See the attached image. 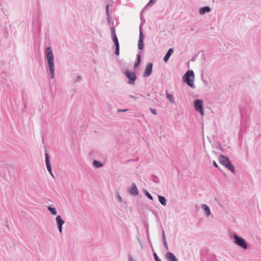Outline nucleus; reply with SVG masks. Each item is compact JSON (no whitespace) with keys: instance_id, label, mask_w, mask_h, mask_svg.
Segmentation results:
<instances>
[{"instance_id":"nucleus-30","label":"nucleus","mask_w":261,"mask_h":261,"mask_svg":"<svg viewBox=\"0 0 261 261\" xmlns=\"http://www.w3.org/2000/svg\"><path fill=\"white\" fill-rule=\"evenodd\" d=\"M213 165L216 167V168H219V166L218 165V164H217V163L215 161H213Z\"/></svg>"},{"instance_id":"nucleus-12","label":"nucleus","mask_w":261,"mask_h":261,"mask_svg":"<svg viewBox=\"0 0 261 261\" xmlns=\"http://www.w3.org/2000/svg\"><path fill=\"white\" fill-rule=\"evenodd\" d=\"M152 67L153 65L152 63H149L147 65L145 71L143 74L144 76H148L151 74L152 72Z\"/></svg>"},{"instance_id":"nucleus-28","label":"nucleus","mask_w":261,"mask_h":261,"mask_svg":"<svg viewBox=\"0 0 261 261\" xmlns=\"http://www.w3.org/2000/svg\"><path fill=\"white\" fill-rule=\"evenodd\" d=\"M121 206L124 208H126L127 206L126 201H124L122 202Z\"/></svg>"},{"instance_id":"nucleus-18","label":"nucleus","mask_w":261,"mask_h":261,"mask_svg":"<svg viewBox=\"0 0 261 261\" xmlns=\"http://www.w3.org/2000/svg\"><path fill=\"white\" fill-rule=\"evenodd\" d=\"M210 11V8L208 7H205L201 8L199 10V13L200 14H204L206 12H209Z\"/></svg>"},{"instance_id":"nucleus-6","label":"nucleus","mask_w":261,"mask_h":261,"mask_svg":"<svg viewBox=\"0 0 261 261\" xmlns=\"http://www.w3.org/2000/svg\"><path fill=\"white\" fill-rule=\"evenodd\" d=\"M125 75L128 80V83L132 85L134 84L137 79L135 72L127 70L125 72Z\"/></svg>"},{"instance_id":"nucleus-36","label":"nucleus","mask_w":261,"mask_h":261,"mask_svg":"<svg viewBox=\"0 0 261 261\" xmlns=\"http://www.w3.org/2000/svg\"><path fill=\"white\" fill-rule=\"evenodd\" d=\"M154 3L153 0H150V3Z\"/></svg>"},{"instance_id":"nucleus-38","label":"nucleus","mask_w":261,"mask_h":261,"mask_svg":"<svg viewBox=\"0 0 261 261\" xmlns=\"http://www.w3.org/2000/svg\"><path fill=\"white\" fill-rule=\"evenodd\" d=\"M159 261H162V260H159Z\"/></svg>"},{"instance_id":"nucleus-27","label":"nucleus","mask_w":261,"mask_h":261,"mask_svg":"<svg viewBox=\"0 0 261 261\" xmlns=\"http://www.w3.org/2000/svg\"><path fill=\"white\" fill-rule=\"evenodd\" d=\"M163 245L165 247V248H166V249L167 250H168L169 249V248H168V245H167V241L163 242Z\"/></svg>"},{"instance_id":"nucleus-32","label":"nucleus","mask_w":261,"mask_h":261,"mask_svg":"<svg viewBox=\"0 0 261 261\" xmlns=\"http://www.w3.org/2000/svg\"><path fill=\"white\" fill-rule=\"evenodd\" d=\"M170 103H174L175 102L174 99H168Z\"/></svg>"},{"instance_id":"nucleus-10","label":"nucleus","mask_w":261,"mask_h":261,"mask_svg":"<svg viewBox=\"0 0 261 261\" xmlns=\"http://www.w3.org/2000/svg\"><path fill=\"white\" fill-rule=\"evenodd\" d=\"M128 193L130 195L137 196L139 194V191L135 184H133L131 187L128 189Z\"/></svg>"},{"instance_id":"nucleus-22","label":"nucleus","mask_w":261,"mask_h":261,"mask_svg":"<svg viewBox=\"0 0 261 261\" xmlns=\"http://www.w3.org/2000/svg\"><path fill=\"white\" fill-rule=\"evenodd\" d=\"M153 255L155 261H159L161 260L155 252L153 253Z\"/></svg>"},{"instance_id":"nucleus-26","label":"nucleus","mask_w":261,"mask_h":261,"mask_svg":"<svg viewBox=\"0 0 261 261\" xmlns=\"http://www.w3.org/2000/svg\"><path fill=\"white\" fill-rule=\"evenodd\" d=\"M116 198L119 202H122V198L118 193L116 195Z\"/></svg>"},{"instance_id":"nucleus-31","label":"nucleus","mask_w":261,"mask_h":261,"mask_svg":"<svg viewBox=\"0 0 261 261\" xmlns=\"http://www.w3.org/2000/svg\"><path fill=\"white\" fill-rule=\"evenodd\" d=\"M128 261H134L133 257L131 255H128Z\"/></svg>"},{"instance_id":"nucleus-34","label":"nucleus","mask_w":261,"mask_h":261,"mask_svg":"<svg viewBox=\"0 0 261 261\" xmlns=\"http://www.w3.org/2000/svg\"><path fill=\"white\" fill-rule=\"evenodd\" d=\"M109 5H107L106 7V10H107V12H108V11H109Z\"/></svg>"},{"instance_id":"nucleus-25","label":"nucleus","mask_w":261,"mask_h":261,"mask_svg":"<svg viewBox=\"0 0 261 261\" xmlns=\"http://www.w3.org/2000/svg\"><path fill=\"white\" fill-rule=\"evenodd\" d=\"M153 181L154 182L159 183V178L157 176H153Z\"/></svg>"},{"instance_id":"nucleus-33","label":"nucleus","mask_w":261,"mask_h":261,"mask_svg":"<svg viewBox=\"0 0 261 261\" xmlns=\"http://www.w3.org/2000/svg\"><path fill=\"white\" fill-rule=\"evenodd\" d=\"M138 62L137 64H136L135 66H138V65L139 64V63L140 62V56L139 55L138 56Z\"/></svg>"},{"instance_id":"nucleus-11","label":"nucleus","mask_w":261,"mask_h":261,"mask_svg":"<svg viewBox=\"0 0 261 261\" xmlns=\"http://www.w3.org/2000/svg\"><path fill=\"white\" fill-rule=\"evenodd\" d=\"M165 257L168 261H178L175 255L171 252H167Z\"/></svg>"},{"instance_id":"nucleus-20","label":"nucleus","mask_w":261,"mask_h":261,"mask_svg":"<svg viewBox=\"0 0 261 261\" xmlns=\"http://www.w3.org/2000/svg\"><path fill=\"white\" fill-rule=\"evenodd\" d=\"M144 47L143 40H139L138 48L140 49H142Z\"/></svg>"},{"instance_id":"nucleus-2","label":"nucleus","mask_w":261,"mask_h":261,"mask_svg":"<svg viewBox=\"0 0 261 261\" xmlns=\"http://www.w3.org/2000/svg\"><path fill=\"white\" fill-rule=\"evenodd\" d=\"M219 163L230 171L232 173H235V167L232 165L229 159L223 154H220L219 156Z\"/></svg>"},{"instance_id":"nucleus-23","label":"nucleus","mask_w":261,"mask_h":261,"mask_svg":"<svg viewBox=\"0 0 261 261\" xmlns=\"http://www.w3.org/2000/svg\"><path fill=\"white\" fill-rule=\"evenodd\" d=\"M150 109V112L154 115H156L157 113H156V110L155 109H153V108H149Z\"/></svg>"},{"instance_id":"nucleus-7","label":"nucleus","mask_w":261,"mask_h":261,"mask_svg":"<svg viewBox=\"0 0 261 261\" xmlns=\"http://www.w3.org/2000/svg\"><path fill=\"white\" fill-rule=\"evenodd\" d=\"M44 154H45V164H46L47 169L48 172L49 173V174L51 175V177L53 178H55V176L52 172L51 166V164L50 163L49 155L47 153L46 150H45V152Z\"/></svg>"},{"instance_id":"nucleus-24","label":"nucleus","mask_w":261,"mask_h":261,"mask_svg":"<svg viewBox=\"0 0 261 261\" xmlns=\"http://www.w3.org/2000/svg\"><path fill=\"white\" fill-rule=\"evenodd\" d=\"M162 241H163V242L166 241V237H165V232H164V230H162Z\"/></svg>"},{"instance_id":"nucleus-14","label":"nucleus","mask_w":261,"mask_h":261,"mask_svg":"<svg viewBox=\"0 0 261 261\" xmlns=\"http://www.w3.org/2000/svg\"><path fill=\"white\" fill-rule=\"evenodd\" d=\"M158 199L160 203L163 205L166 206L167 204V200L166 198L161 195H158Z\"/></svg>"},{"instance_id":"nucleus-1","label":"nucleus","mask_w":261,"mask_h":261,"mask_svg":"<svg viewBox=\"0 0 261 261\" xmlns=\"http://www.w3.org/2000/svg\"><path fill=\"white\" fill-rule=\"evenodd\" d=\"M45 53L50 71V77L51 79H53L54 77V60L52 50L50 48L47 47Z\"/></svg>"},{"instance_id":"nucleus-17","label":"nucleus","mask_w":261,"mask_h":261,"mask_svg":"<svg viewBox=\"0 0 261 261\" xmlns=\"http://www.w3.org/2000/svg\"><path fill=\"white\" fill-rule=\"evenodd\" d=\"M47 210L53 215H56L57 214L56 208L51 205L48 206Z\"/></svg>"},{"instance_id":"nucleus-9","label":"nucleus","mask_w":261,"mask_h":261,"mask_svg":"<svg viewBox=\"0 0 261 261\" xmlns=\"http://www.w3.org/2000/svg\"><path fill=\"white\" fill-rule=\"evenodd\" d=\"M112 34H113V41L116 45V55H119V42L117 39V37L116 36L115 31L114 29H113L112 30Z\"/></svg>"},{"instance_id":"nucleus-8","label":"nucleus","mask_w":261,"mask_h":261,"mask_svg":"<svg viewBox=\"0 0 261 261\" xmlns=\"http://www.w3.org/2000/svg\"><path fill=\"white\" fill-rule=\"evenodd\" d=\"M56 221L57 223L58 229L60 233L61 234L62 233V226H63V225L64 224L65 221L62 218V217L60 215H58L56 217Z\"/></svg>"},{"instance_id":"nucleus-37","label":"nucleus","mask_w":261,"mask_h":261,"mask_svg":"<svg viewBox=\"0 0 261 261\" xmlns=\"http://www.w3.org/2000/svg\"><path fill=\"white\" fill-rule=\"evenodd\" d=\"M109 107H110V109H112V107H111V105H110V106H109Z\"/></svg>"},{"instance_id":"nucleus-21","label":"nucleus","mask_w":261,"mask_h":261,"mask_svg":"<svg viewBox=\"0 0 261 261\" xmlns=\"http://www.w3.org/2000/svg\"><path fill=\"white\" fill-rule=\"evenodd\" d=\"M129 110V109H117V112L118 113L125 112H127V111H128Z\"/></svg>"},{"instance_id":"nucleus-5","label":"nucleus","mask_w":261,"mask_h":261,"mask_svg":"<svg viewBox=\"0 0 261 261\" xmlns=\"http://www.w3.org/2000/svg\"><path fill=\"white\" fill-rule=\"evenodd\" d=\"M203 100L201 99H196L193 103L195 110L198 112L201 116L204 114Z\"/></svg>"},{"instance_id":"nucleus-13","label":"nucleus","mask_w":261,"mask_h":261,"mask_svg":"<svg viewBox=\"0 0 261 261\" xmlns=\"http://www.w3.org/2000/svg\"><path fill=\"white\" fill-rule=\"evenodd\" d=\"M201 207L203 210L204 213L206 216H208L211 214V210L207 205L203 204L201 205Z\"/></svg>"},{"instance_id":"nucleus-35","label":"nucleus","mask_w":261,"mask_h":261,"mask_svg":"<svg viewBox=\"0 0 261 261\" xmlns=\"http://www.w3.org/2000/svg\"><path fill=\"white\" fill-rule=\"evenodd\" d=\"M167 98H172V96L171 95L169 94L167 96Z\"/></svg>"},{"instance_id":"nucleus-29","label":"nucleus","mask_w":261,"mask_h":261,"mask_svg":"<svg viewBox=\"0 0 261 261\" xmlns=\"http://www.w3.org/2000/svg\"><path fill=\"white\" fill-rule=\"evenodd\" d=\"M143 40V33L141 31H140V38H139V40Z\"/></svg>"},{"instance_id":"nucleus-15","label":"nucleus","mask_w":261,"mask_h":261,"mask_svg":"<svg viewBox=\"0 0 261 261\" xmlns=\"http://www.w3.org/2000/svg\"><path fill=\"white\" fill-rule=\"evenodd\" d=\"M93 166L97 168L102 167L103 164L100 162L96 160H94L93 161Z\"/></svg>"},{"instance_id":"nucleus-16","label":"nucleus","mask_w":261,"mask_h":261,"mask_svg":"<svg viewBox=\"0 0 261 261\" xmlns=\"http://www.w3.org/2000/svg\"><path fill=\"white\" fill-rule=\"evenodd\" d=\"M173 50L172 48H170L168 50L167 53L166 54V56L164 58V60L165 62H166L168 60V59H169L171 55L173 54Z\"/></svg>"},{"instance_id":"nucleus-4","label":"nucleus","mask_w":261,"mask_h":261,"mask_svg":"<svg viewBox=\"0 0 261 261\" xmlns=\"http://www.w3.org/2000/svg\"><path fill=\"white\" fill-rule=\"evenodd\" d=\"M184 81L190 87L194 86V73L192 70H188L184 76Z\"/></svg>"},{"instance_id":"nucleus-19","label":"nucleus","mask_w":261,"mask_h":261,"mask_svg":"<svg viewBox=\"0 0 261 261\" xmlns=\"http://www.w3.org/2000/svg\"><path fill=\"white\" fill-rule=\"evenodd\" d=\"M144 194L149 199L151 200H153L152 196L147 191L144 190Z\"/></svg>"},{"instance_id":"nucleus-3","label":"nucleus","mask_w":261,"mask_h":261,"mask_svg":"<svg viewBox=\"0 0 261 261\" xmlns=\"http://www.w3.org/2000/svg\"><path fill=\"white\" fill-rule=\"evenodd\" d=\"M232 236L234 239V243L236 245L241 247L244 250H246L248 248L247 243L245 239L239 236L236 233H234Z\"/></svg>"}]
</instances>
